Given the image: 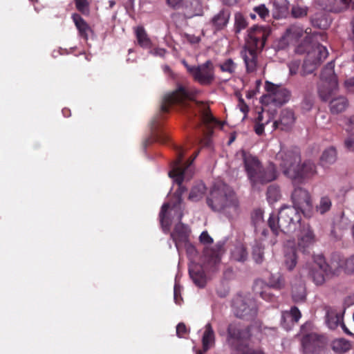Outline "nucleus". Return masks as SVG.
I'll use <instances>...</instances> for the list:
<instances>
[{
    "mask_svg": "<svg viewBox=\"0 0 354 354\" xmlns=\"http://www.w3.org/2000/svg\"><path fill=\"white\" fill-rule=\"evenodd\" d=\"M332 202L329 197L323 196L321 198L319 204L316 206V209L321 214H324L330 209Z\"/></svg>",
    "mask_w": 354,
    "mask_h": 354,
    "instance_id": "de8ad7c7",
    "label": "nucleus"
},
{
    "mask_svg": "<svg viewBox=\"0 0 354 354\" xmlns=\"http://www.w3.org/2000/svg\"><path fill=\"white\" fill-rule=\"evenodd\" d=\"M308 8L299 6H294L291 10V14L295 18H300L307 15Z\"/></svg>",
    "mask_w": 354,
    "mask_h": 354,
    "instance_id": "8fccbe9b",
    "label": "nucleus"
},
{
    "mask_svg": "<svg viewBox=\"0 0 354 354\" xmlns=\"http://www.w3.org/2000/svg\"><path fill=\"white\" fill-rule=\"evenodd\" d=\"M222 254L223 247L221 245H216L212 248H206L204 250L206 262L211 267H216L219 264Z\"/></svg>",
    "mask_w": 354,
    "mask_h": 354,
    "instance_id": "5701e85b",
    "label": "nucleus"
},
{
    "mask_svg": "<svg viewBox=\"0 0 354 354\" xmlns=\"http://www.w3.org/2000/svg\"><path fill=\"white\" fill-rule=\"evenodd\" d=\"M259 295L266 301H273L274 300V295L270 292V287H266L259 292Z\"/></svg>",
    "mask_w": 354,
    "mask_h": 354,
    "instance_id": "864d4df0",
    "label": "nucleus"
},
{
    "mask_svg": "<svg viewBox=\"0 0 354 354\" xmlns=\"http://www.w3.org/2000/svg\"><path fill=\"white\" fill-rule=\"evenodd\" d=\"M227 342L236 351L235 354H266L261 348L250 347L251 328L240 322H232L228 325Z\"/></svg>",
    "mask_w": 354,
    "mask_h": 354,
    "instance_id": "39448f33",
    "label": "nucleus"
},
{
    "mask_svg": "<svg viewBox=\"0 0 354 354\" xmlns=\"http://www.w3.org/2000/svg\"><path fill=\"white\" fill-rule=\"evenodd\" d=\"M200 242L205 245L213 243V239L209 236L207 231L203 232L199 236Z\"/></svg>",
    "mask_w": 354,
    "mask_h": 354,
    "instance_id": "4d7b16f0",
    "label": "nucleus"
},
{
    "mask_svg": "<svg viewBox=\"0 0 354 354\" xmlns=\"http://www.w3.org/2000/svg\"><path fill=\"white\" fill-rule=\"evenodd\" d=\"M341 316L333 310H328L326 315V322L328 326L331 329H335L341 321Z\"/></svg>",
    "mask_w": 354,
    "mask_h": 354,
    "instance_id": "4c0bfd02",
    "label": "nucleus"
},
{
    "mask_svg": "<svg viewBox=\"0 0 354 354\" xmlns=\"http://www.w3.org/2000/svg\"><path fill=\"white\" fill-rule=\"evenodd\" d=\"M230 15L229 9L223 8L212 18L210 24L214 32L222 30L227 26Z\"/></svg>",
    "mask_w": 354,
    "mask_h": 354,
    "instance_id": "412c9836",
    "label": "nucleus"
},
{
    "mask_svg": "<svg viewBox=\"0 0 354 354\" xmlns=\"http://www.w3.org/2000/svg\"><path fill=\"white\" fill-rule=\"evenodd\" d=\"M295 175L290 176L294 183H304L317 174V167L310 160L304 161L295 169Z\"/></svg>",
    "mask_w": 354,
    "mask_h": 354,
    "instance_id": "4468645a",
    "label": "nucleus"
},
{
    "mask_svg": "<svg viewBox=\"0 0 354 354\" xmlns=\"http://www.w3.org/2000/svg\"><path fill=\"white\" fill-rule=\"evenodd\" d=\"M306 290L303 285L293 286L292 288V297L295 302H302L306 299Z\"/></svg>",
    "mask_w": 354,
    "mask_h": 354,
    "instance_id": "ea45409f",
    "label": "nucleus"
},
{
    "mask_svg": "<svg viewBox=\"0 0 354 354\" xmlns=\"http://www.w3.org/2000/svg\"><path fill=\"white\" fill-rule=\"evenodd\" d=\"M304 33V29L296 25L289 26L279 41V47L284 48L287 46L296 42Z\"/></svg>",
    "mask_w": 354,
    "mask_h": 354,
    "instance_id": "a211bd4d",
    "label": "nucleus"
},
{
    "mask_svg": "<svg viewBox=\"0 0 354 354\" xmlns=\"http://www.w3.org/2000/svg\"><path fill=\"white\" fill-rule=\"evenodd\" d=\"M344 86L348 92L354 93V76L344 82Z\"/></svg>",
    "mask_w": 354,
    "mask_h": 354,
    "instance_id": "052dcab7",
    "label": "nucleus"
},
{
    "mask_svg": "<svg viewBox=\"0 0 354 354\" xmlns=\"http://www.w3.org/2000/svg\"><path fill=\"white\" fill-rule=\"evenodd\" d=\"M301 219V213L297 209L285 205L280 209L277 216L274 214L270 215L268 224L272 233L277 236L280 232L288 233L295 230Z\"/></svg>",
    "mask_w": 354,
    "mask_h": 354,
    "instance_id": "423d86ee",
    "label": "nucleus"
},
{
    "mask_svg": "<svg viewBox=\"0 0 354 354\" xmlns=\"http://www.w3.org/2000/svg\"><path fill=\"white\" fill-rule=\"evenodd\" d=\"M156 140L158 142L165 144L169 141V137L163 133H158L156 136Z\"/></svg>",
    "mask_w": 354,
    "mask_h": 354,
    "instance_id": "0e129e2a",
    "label": "nucleus"
},
{
    "mask_svg": "<svg viewBox=\"0 0 354 354\" xmlns=\"http://www.w3.org/2000/svg\"><path fill=\"white\" fill-rule=\"evenodd\" d=\"M271 30L269 26H254L248 30L245 46L261 50Z\"/></svg>",
    "mask_w": 354,
    "mask_h": 354,
    "instance_id": "f8f14e48",
    "label": "nucleus"
},
{
    "mask_svg": "<svg viewBox=\"0 0 354 354\" xmlns=\"http://www.w3.org/2000/svg\"><path fill=\"white\" fill-rule=\"evenodd\" d=\"M189 231L188 227L181 222L177 223L173 232L170 234L171 239L179 251L182 245H186L189 241Z\"/></svg>",
    "mask_w": 354,
    "mask_h": 354,
    "instance_id": "f3484780",
    "label": "nucleus"
},
{
    "mask_svg": "<svg viewBox=\"0 0 354 354\" xmlns=\"http://www.w3.org/2000/svg\"><path fill=\"white\" fill-rule=\"evenodd\" d=\"M222 2L228 6H232L238 2L239 0H221Z\"/></svg>",
    "mask_w": 354,
    "mask_h": 354,
    "instance_id": "774afa93",
    "label": "nucleus"
},
{
    "mask_svg": "<svg viewBox=\"0 0 354 354\" xmlns=\"http://www.w3.org/2000/svg\"><path fill=\"white\" fill-rule=\"evenodd\" d=\"M248 25V21L242 14L236 13L235 15L234 32L236 34L245 29Z\"/></svg>",
    "mask_w": 354,
    "mask_h": 354,
    "instance_id": "49530a36",
    "label": "nucleus"
},
{
    "mask_svg": "<svg viewBox=\"0 0 354 354\" xmlns=\"http://www.w3.org/2000/svg\"><path fill=\"white\" fill-rule=\"evenodd\" d=\"M174 299L176 304H181V302L183 301V297L180 295V286L176 283L175 284L174 288Z\"/></svg>",
    "mask_w": 354,
    "mask_h": 354,
    "instance_id": "6e6d98bb",
    "label": "nucleus"
},
{
    "mask_svg": "<svg viewBox=\"0 0 354 354\" xmlns=\"http://www.w3.org/2000/svg\"><path fill=\"white\" fill-rule=\"evenodd\" d=\"M243 165L252 187L254 189L259 185H265L274 180L277 172L274 164L270 162L264 167L256 156L243 150L241 151Z\"/></svg>",
    "mask_w": 354,
    "mask_h": 354,
    "instance_id": "7ed1b4c3",
    "label": "nucleus"
},
{
    "mask_svg": "<svg viewBox=\"0 0 354 354\" xmlns=\"http://www.w3.org/2000/svg\"><path fill=\"white\" fill-rule=\"evenodd\" d=\"M176 152V158L171 164V169L169 171V176L178 185L179 189L184 192L182 183L184 178H191L194 174L192 165L199 153V151H195L194 154L186 162H183V158L185 150L182 147L174 146Z\"/></svg>",
    "mask_w": 354,
    "mask_h": 354,
    "instance_id": "0eeeda50",
    "label": "nucleus"
},
{
    "mask_svg": "<svg viewBox=\"0 0 354 354\" xmlns=\"http://www.w3.org/2000/svg\"><path fill=\"white\" fill-rule=\"evenodd\" d=\"M135 33L138 44L144 48H150L151 41L148 37L145 28L142 26H138L135 30Z\"/></svg>",
    "mask_w": 354,
    "mask_h": 354,
    "instance_id": "72a5a7b5",
    "label": "nucleus"
},
{
    "mask_svg": "<svg viewBox=\"0 0 354 354\" xmlns=\"http://www.w3.org/2000/svg\"><path fill=\"white\" fill-rule=\"evenodd\" d=\"M169 207L170 205L169 203H164L159 214L160 224L165 232H167L170 227L169 219L167 217V212Z\"/></svg>",
    "mask_w": 354,
    "mask_h": 354,
    "instance_id": "c9c22d12",
    "label": "nucleus"
},
{
    "mask_svg": "<svg viewBox=\"0 0 354 354\" xmlns=\"http://www.w3.org/2000/svg\"><path fill=\"white\" fill-rule=\"evenodd\" d=\"M334 67L333 62H330L323 68L320 75L322 82L333 84V86L335 85V82H337V77L334 72Z\"/></svg>",
    "mask_w": 354,
    "mask_h": 354,
    "instance_id": "cd10ccee",
    "label": "nucleus"
},
{
    "mask_svg": "<svg viewBox=\"0 0 354 354\" xmlns=\"http://www.w3.org/2000/svg\"><path fill=\"white\" fill-rule=\"evenodd\" d=\"M253 11V13L250 14V17L253 19L256 18V15H258L259 17L264 21L270 17V11L264 4L254 7Z\"/></svg>",
    "mask_w": 354,
    "mask_h": 354,
    "instance_id": "58836bf2",
    "label": "nucleus"
},
{
    "mask_svg": "<svg viewBox=\"0 0 354 354\" xmlns=\"http://www.w3.org/2000/svg\"><path fill=\"white\" fill-rule=\"evenodd\" d=\"M293 205L305 216H310L313 210V202L310 193L305 189L298 187L295 188L291 195Z\"/></svg>",
    "mask_w": 354,
    "mask_h": 354,
    "instance_id": "9b49d317",
    "label": "nucleus"
},
{
    "mask_svg": "<svg viewBox=\"0 0 354 354\" xmlns=\"http://www.w3.org/2000/svg\"><path fill=\"white\" fill-rule=\"evenodd\" d=\"M189 274L196 286L200 288H203L205 286L207 278L201 266L194 265L189 267Z\"/></svg>",
    "mask_w": 354,
    "mask_h": 354,
    "instance_id": "b1692460",
    "label": "nucleus"
},
{
    "mask_svg": "<svg viewBox=\"0 0 354 354\" xmlns=\"http://www.w3.org/2000/svg\"><path fill=\"white\" fill-rule=\"evenodd\" d=\"M319 342L318 337L315 333L304 335L301 339V346L305 353H313Z\"/></svg>",
    "mask_w": 354,
    "mask_h": 354,
    "instance_id": "c85d7f7f",
    "label": "nucleus"
},
{
    "mask_svg": "<svg viewBox=\"0 0 354 354\" xmlns=\"http://www.w3.org/2000/svg\"><path fill=\"white\" fill-rule=\"evenodd\" d=\"M183 64L188 73L199 84L210 86L215 81V67L210 59L197 66H190L185 61L183 62Z\"/></svg>",
    "mask_w": 354,
    "mask_h": 354,
    "instance_id": "1a4fd4ad",
    "label": "nucleus"
},
{
    "mask_svg": "<svg viewBox=\"0 0 354 354\" xmlns=\"http://www.w3.org/2000/svg\"><path fill=\"white\" fill-rule=\"evenodd\" d=\"M231 257L236 261H245L248 259V252L245 245L240 243L236 244L232 251Z\"/></svg>",
    "mask_w": 354,
    "mask_h": 354,
    "instance_id": "f704fd0d",
    "label": "nucleus"
},
{
    "mask_svg": "<svg viewBox=\"0 0 354 354\" xmlns=\"http://www.w3.org/2000/svg\"><path fill=\"white\" fill-rule=\"evenodd\" d=\"M264 128L265 125L263 123H256L254 125V131L257 135L261 136L264 132Z\"/></svg>",
    "mask_w": 354,
    "mask_h": 354,
    "instance_id": "69168bd1",
    "label": "nucleus"
},
{
    "mask_svg": "<svg viewBox=\"0 0 354 354\" xmlns=\"http://www.w3.org/2000/svg\"><path fill=\"white\" fill-rule=\"evenodd\" d=\"M279 190L277 187L270 186L267 190V196L269 199L276 201L279 197Z\"/></svg>",
    "mask_w": 354,
    "mask_h": 354,
    "instance_id": "603ef678",
    "label": "nucleus"
},
{
    "mask_svg": "<svg viewBox=\"0 0 354 354\" xmlns=\"http://www.w3.org/2000/svg\"><path fill=\"white\" fill-rule=\"evenodd\" d=\"M349 341L344 339H337L333 343V349L337 353H343L351 349Z\"/></svg>",
    "mask_w": 354,
    "mask_h": 354,
    "instance_id": "37998d69",
    "label": "nucleus"
},
{
    "mask_svg": "<svg viewBox=\"0 0 354 354\" xmlns=\"http://www.w3.org/2000/svg\"><path fill=\"white\" fill-rule=\"evenodd\" d=\"M336 160V149L333 147H330L323 151L320 157V163L323 167H327L329 165L333 164Z\"/></svg>",
    "mask_w": 354,
    "mask_h": 354,
    "instance_id": "473e14b6",
    "label": "nucleus"
},
{
    "mask_svg": "<svg viewBox=\"0 0 354 354\" xmlns=\"http://www.w3.org/2000/svg\"><path fill=\"white\" fill-rule=\"evenodd\" d=\"M326 11V10H324L322 11L317 12L312 16L311 24L313 26L323 30L329 27L331 23V19Z\"/></svg>",
    "mask_w": 354,
    "mask_h": 354,
    "instance_id": "a878e982",
    "label": "nucleus"
},
{
    "mask_svg": "<svg viewBox=\"0 0 354 354\" xmlns=\"http://www.w3.org/2000/svg\"><path fill=\"white\" fill-rule=\"evenodd\" d=\"M269 284V287L276 290H280L285 287L286 281L284 277L280 273H277L270 276Z\"/></svg>",
    "mask_w": 354,
    "mask_h": 354,
    "instance_id": "79ce46f5",
    "label": "nucleus"
},
{
    "mask_svg": "<svg viewBox=\"0 0 354 354\" xmlns=\"http://www.w3.org/2000/svg\"><path fill=\"white\" fill-rule=\"evenodd\" d=\"M295 120L293 111L285 109L281 111L279 120L274 122L273 127L282 131H289L293 127Z\"/></svg>",
    "mask_w": 354,
    "mask_h": 354,
    "instance_id": "6ab92c4d",
    "label": "nucleus"
},
{
    "mask_svg": "<svg viewBox=\"0 0 354 354\" xmlns=\"http://www.w3.org/2000/svg\"><path fill=\"white\" fill-rule=\"evenodd\" d=\"M288 315L294 322H297L301 317V312L296 306L292 307Z\"/></svg>",
    "mask_w": 354,
    "mask_h": 354,
    "instance_id": "5fc2aeb1",
    "label": "nucleus"
},
{
    "mask_svg": "<svg viewBox=\"0 0 354 354\" xmlns=\"http://www.w3.org/2000/svg\"><path fill=\"white\" fill-rule=\"evenodd\" d=\"M151 53L156 56L164 57L166 53V50L164 48H157L151 50Z\"/></svg>",
    "mask_w": 354,
    "mask_h": 354,
    "instance_id": "338daca9",
    "label": "nucleus"
},
{
    "mask_svg": "<svg viewBox=\"0 0 354 354\" xmlns=\"http://www.w3.org/2000/svg\"><path fill=\"white\" fill-rule=\"evenodd\" d=\"M295 53L300 55L306 54L300 72L303 76L313 73L328 54L326 48L314 41L311 37H306L295 48Z\"/></svg>",
    "mask_w": 354,
    "mask_h": 354,
    "instance_id": "20e7f679",
    "label": "nucleus"
},
{
    "mask_svg": "<svg viewBox=\"0 0 354 354\" xmlns=\"http://www.w3.org/2000/svg\"><path fill=\"white\" fill-rule=\"evenodd\" d=\"M257 50V49L245 46L241 52L247 73H255L259 67Z\"/></svg>",
    "mask_w": 354,
    "mask_h": 354,
    "instance_id": "dca6fc26",
    "label": "nucleus"
},
{
    "mask_svg": "<svg viewBox=\"0 0 354 354\" xmlns=\"http://www.w3.org/2000/svg\"><path fill=\"white\" fill-rule=\"evenodd\" d=\"M285 265L288 270H292L297 264V254L295 249H291L285 254Z\"/></svg>",
    "mask_w": 354,
    "mask_h": 354,
    "instance_id": "c03bdc74",
    "label": "nucleus"
},
{
    "mask_svg": "<svg viewBox=\"0 0 354 354\" xmlns=\"http://www.w3.org/2000/svg\"><path fill=\"white\" fill-rule=\"evenodd\" d=\"M184 37L187 39V41H189L190 44H198L201 41V38L194 35L185 33Z\"/></svg>",
    "mask_w": 354,
    "mask_h": 354,
    "instance_id": "680f3d73",
    "label": "nucleus"
},
{
    "mask_svg": "<svg viewBox=\"0 0 354 354\" xmlns=\"http://www.w3.org/2000/svg\"><path fill=\"white\" fill-rule=\"evenodd\" d=\"M206 201L212 211L222 214L229 220L237 218L241 212L236 193L225 183L214 185Z\"/></svg>",
    "mask_w": 354,
    "mask_h": 354,
    "instance_id": "f03ea898",
    "label": "nucleus"
},
{
    "mask_svg": "<svg viewBox=\"0 0 354 354\" xmlns=\"http://www.w3.org/2000/svg\"><path fill=\"white\" fill-rule=\"evenodd\" d=\"M218 67L221 72L233 75L236 72L237 64L232 58H228L220 63Z\"/></svg>",
    "mask_w": 354,
    "mask_h": 354,
    "instance_id": "e433bc0d",
    "label": "nucleus"
},
{
    "mask_svg": "<svg viewBox=\"0 0 354 354\" xmlns=\"http://www.w3.org/2000/svg\"><path fill=\"white\" fill-rule=\"evenodd\" d=\"M337 88L338 82H335L334 86L333 84L322 82L318 88L319 96L322 101L327 102L332 98Z\"/></svg>",
    "mask_w": 354,
    "mask_h": 354,
    "instance_id": "bb28decb",
    "label": "nucleus"
},
{
    "mask_svg": "<svg viewBox=\"0 0 354 354\" xmlns=\"http://www.w3.org/2000/svg\"><path fill=\"white\" fill-rule=\"evenodd\" d=\"M275 158L283 174L290 178L295 175V169L301 162V152L296 147L281 148Z\"/></svg>",
    "mask_w": 354,
    "mask_h": 354,
    "instance_id": "6e6552de",
    "label": "nucleus"
},
{
    "mask_svg": "<svg viewBox=\"0 0 354 354\" xmlns=\"http://www.w3.org/2000/svg\"><path fill=\"white\" fill-rule=\"evenodd\" d=\"M232 308L235 316L241 319H253L257 315L255 305L241 295L234 297Z\"/></svg>",
    "mask_w": 354,
    "mask_h": 354,
    "instance_id": "ddd939ff",
    "label": "nucleus"
},
{
    "mask_svg": "<svg viewBox=\"0 0 354 354\" xmlns=\"http://www.w3.org/2000/svg\"><path fill=\"white\" fill-rule=\"evenodd\" d=\"M187 334V329L184 323H179L176 326V335L178 337H185Z\"/></svg>",
    "mask_w": 354,
    "mask_h": 354,
    "instance_id": "13d9d810",
    "label": "nucleus"
},
{
    "mask_svg": "<svg viewBox=\"0 0 354 354\" xmlns=\"http://www.w3.org/2000/svg\"><path fill=\"white\" fill-rule=\"evenodd\" d=\"M348 105V100L345 97L339 96L330 101V110L332 113H339L344 111Z\"/></svg>",
    "mask_w": 354,
    "mask_h": 354,
    "instance_id": "2f4dec72",
    "label": "nucleus"
},
{
    "mask_svg": "<svg viewBox=\"0 0 354 354\" xmlns=\"http://www.w3.org/2000/svg\"><path fill=\"white\" fill-rule=\"evenodd\" d=\"M319 269L322 273L315 274L313 278L317 284H322L325 279L324 275H336L339 274V270L344 268L346 272H354V254L346 261L339 260L336 261L335 259L331 261L330 263H319Z\"/></svg>",
    "mask_w": 354,
    "mask_h": 354,
    "instance_id": "9d476101",
    "label": "nucleus"
},
{
    "mask_svg": "<svg viewBox=\"0 0 354 354\" xmlns=\"http://www.w3.org/2000/svg\"><path fill=\"white\" fill-rule=\"evenodd\" d=\"M265 88L269 93L271 101L276 105H283L288 102L290 98V92L287 88L272 82L267 81Z\"/></svg>",
    "mask_w": 354,
    "mask_h": 354,
    "instance_id": "2eb2a0df",
    "label": "nucleus"
},
{
    "mask_svg": "<svg viewBox=\"0 0 354 354\" xmlns=\"http://www.w3.org/2000/svg\"><path fill=\"white\" fill-rule=\"evenodd\" d=\"M72 19L78 30L79 35L86 41L88 38V33L92 32L91 27L77 13L73 14Z\"/></svg>",
    "mask_w": 354,
    "mask_h": 354,
    "instance_id": "393cba45",
    "label": "nucleus"
},
{
    "mask_svg": "<svg viewBox=\"0 0 354 354\" xmlns=\"http://www.w3.org/2000/svg\"><path fill=\"white\" fill-rule=\"evenodd\" d=\"M92 0H74L75 8L83 15H88Z\"/></svg>",
    "mask_w": 354,
    "mask_h": 354,
    "instance_id": "a18cd8bd",
    "label": "nucleus"
},
{
    "mask_svg": "<svg viewBox=\"0 0 354 354\" xmlns=\"http://www.w3.org/2000/svg\"><path fill=\"white\" fill-rule=\"evenodd\" d=\"M264 248L261 243H256L252 249V257L256 263H261L263 260Z\"/></svg>",
    "mask_w": 354,
    "mask_h": 354,
    "instance_id": "09e8293b",
    "label": "nucleus"
},
{
    "mask_svg": "<svg viewBox=\"0 0 354 354\" xmlns=\"http://www.w3.org/2000/svg\"><path fill=\"white\" fill-rule=\"evenodd\" d=\"M315 241V235L313 230L308 225L304 227L301 231L298 239V248L302 250L303 252H306V249L311 245Z\"/></svg>",
    "mask_w": 354,
    "mask_h": 354,
    "instance_id": "4be33fe9",
    "label": "nucleus"
},
{
    "mask_svg": "<svg viewBox=\"0 0 354 354\" xmlns=\"http://www.w3.org/2000/svg\"><path fill=\"white\" fill-rule=\"evenodd\" d=\"M344 145L349 151H354V133L348 136L345 140Z\"/></svg>",
    "mask_w": 354,
    "mask_h": 354,
    "instance_id": "bf43d9fd",
    "label": "nucleus"
},
{
    "mask_svg": "<svg viewBox=\"0 0 354 354\" xmlns=\"http://www.w3.org/2000/svg\"><path fill=\"white\" fill-rule=\"evenodd\" d=\"M183 0H166L167 4L173 9H177L178 8L181 3Z\"/></svg>",
    "mask_w": 354,
    "mask_h": 354,
    "instance_id": "e2e57ef3",
    "label": "nucleus"
},
{
    "mask_svg": "<svg viewBox=\"0 0 354 354\" xmlns=\"http://www.w3.org/2000/svg\"><path fill=\"white\" fill-rule=\"evenodd\" d=\"M176 106L180 109L191 111L194 107L199 109L201 114L200 122L197 124L199 128L203 124L207 130L205 138V145L209 142V137L212 133L213 127L220 124V121L217 120L211 113L209 106L205 104L203 102L195 101L193 94L183 85L178 84L175 91L167 93L162 100L160 106V113L165 114L169 112L170 108Z\"/></svg>",
    "mask_w": 354,
    "mask_h": 354,
    "instance_id": "f257e3e1",
    "label": "nucleus"
},
{
    "mask_svg": "<svg viewBox=\"0 0 354 354\" xmlns=\"http://www.w3.org/2000/svg\"><path fill=\"white\" fill-rule=\"evenodd\" d=\"M214 332L212 325L208 323L205 325V331L202 338L203 351L207 352L214 344Z\"/></svg>",
    "mask_w": 354,
    "mask_h": 354,
    "instance_id": "c756f323",
    "label": "nucleus"
},
{
    "mask_svg": "<svg viewBox=\"0 0 354 354\" xmlns=\"http://www.w3.org/2000/svg\"><path fill=\"white\" fill-rule=\"evenodd\" d=\"M273 16L275 19L286 17L288 14L289 3L287 0H274Z\"/></svg>",
    "mask_w": 354,
    "mask_h": 354,
    "instance_id": "7c9ffc66",
    "label": "nucleus"
},
{
    "mask_svg": "<svg viewBox=\"0 0 354 354\" xmlns=\"http://www.w3.org/2000/svg\"><path fill=\"white\" fill-rule=\"evenodd\" d=\"M352 0H317V4L323 10L331 12H341L346 10Z\"/></svg>",
    "mask_w": 354,
    "mask_h": 354,
    "instance_id": "aec40b11",
    "label": "nucleus"
},
{
    "mask_svg": "<svg viewBox=\"0 0 354 354\" xmlns=\"http://www.w3.org/2000/svg\"><path fill=\"white\" fill-rule=\"evenodd\" d=\"M263 212L261 209H256L252 215V223L256 228L257 230L258 226L261 223H263Z\"/></svg>",
    "mask_w": 354,
    "mask_h": 354,
    "instance_id": "3c124183",
    "label": "nucleus"
},
{
    "mask_svg": "<svg viewBox=\"0 0 354 354\" xmlns=\"http://www.w3.org/2000/svg\"><path fill=\"white\" fill-rule=\"evenodd\" d=\"M205 192V186L203 183H199L194 186L189 195V198L194 201H199Z\"/></svg>",
    "mask_w": 354,
    "mask_h": 354,
    "instance_id": "a19ab883",
    "label": "nucleus"
}]
</instances>
